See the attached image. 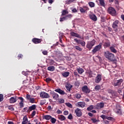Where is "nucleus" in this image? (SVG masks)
I'll use <instances>...</instances> for the list:
<instances>
[{
  "instance_id": "nucleus-1",
  "label": "nucleus",
  "mask_w": 124,
  "mask_h": 124,
  "mask_svg": "<svg viewBox=\"0 0 124 124\" xmlns=\"http://www.w3.org/2000/svg\"><path fill=\"white\" fill-rule=\"evenodd\" d=\"M111 27H112V29H113V31L117 32H118V30L120 29V22L118 20H116L114 21L112 25H111Z\"/></svg>"
},
{
  "instance_id": "nucleus-2",
  "label": "nucleus",
  "mask_w": 124,
  "mask_h": 124,
  "mask_svg": "<svg viewBox=\"0 0 124 124\" xmlns=\"http://www.w3.org/2000/svg\"><path fill=\"white\" fill-rule=\"evenodd\" d=\"M105 57L106 59H108L109 61H114V55L112 53L109 52L108 51L105 52Z\"/></svg>"
},
{
  "instance_id": "nucleus-3",
  "label": "nucleus",
  "mask_w": 124,
  "mask_h": 124,
  "mask_svg": "<svg viewBox=\"0 0 124 124\" xmlns=\"http://www.w3.org/2000/svg\"><path fill=\"white\" fill-rule=\"evenodd\" d=\"M96 41L94 39L93 40L91 41L88 42L86 45V48L91 50L93 46H94Z\"/></svg>"
},
{
  "instance_id": "nucleus-4",
  "label": "nucleus",
  "mask_w": 124,
  "mask_h": 124,
  "mask_svg": "<svg viewBox=\"0 0 124 124\" xmlns=\"http://www.w3.org/2000/svg\"><path fill=\"white\" fill-rule=\"evenodd\" d=\"M108 14L112 16H116L117 15L116 10L113 7H109L108 9Z\"/></svg>"
},
{
  "instance_id": "nucleus-5",
  "label": "nucleus",
  "mask_w": 124,
  "mask_h": 124,
  "mask_svg": "<svg viewBox=\"0 0 124 124\" xmlns=\"http://www.w3.org/2000/svg\"><path fill=\"white\" fill-rule=\"evenodd\" d=\"M102 43H100V44H99L98 45L94 47L93 49H92V53H93V55L95 54L96 53V52L100 51V50L102 49Z\"/></svg>"
},
{
  "instance_id": "nucleus-6",
  "label": "nucleus",
  "mask_w": 124,
  "mask_h": 124,
  "mask_svg": "<svg viewBox=\"0 0 124 124\" xmlns=\"http://www.w3.org/2000/svg\"><path fill=\"white\" fill-rule=\"evenodd\" d=\"M25 99L30 102L31 104H34L36 103L35 99L31 98V96L29 94L26 95Z\"/></svg>"
},
{
  "instance_id": "nucleus-7",
  "label": "nucleus",
  "mask_w": 124,
  "mask_h": 124,
  "mask_svg": "<svg viewBox=\"0 0 124 124\" xmlns=\"http://www.w3.org/2000/svg\"><path fill=\"white\" fill-rule=\"evenodd\" d=\"M81 91L84 93L87 94L91 93V90L89 89L87 86L85 85L81 88Z\"/></svg>"
},
{
  "instance_id": "nucleus-8",
  "label": "nucleus",
  "mask_w": 124,
  "mask_h": 124,
  "mask_svg": "<svg viewBox=\"0 0 124 124\" xmlns=\"http://www.w3.org/2000/svg\"><path fill=\"white\" fill-rule=\"evenodd\" d=\"M40 97L43 99H47L49 98L50 96L46 93L41 92V93H40Z\"/></svg>"
},
{
  "instance_id": "nucleus-9",
  "label": "nucleus",
  "mask_w": 124,
  "mask_h": 124,
  "mask_svg": "<svg viewBox=\"0 0 124 124\" xmlns=\"http://www.w3.org/2000/svg\"><path fill=\"white\" fill-rule=\"evenodd\" d=\"M89 10V8L86 6H83L82 7H79V12L81 13L85 14L87 13V11Z\"/></svg>"
},
{
  "instance_id": "nucleus-10",
  "label": "nucleus",
  "mask_w": 124,
  "mask_h": 124,
  "mask_svg": "<svg viewBox=\"0 0 124 124\" xmlns=\"http://www.w3.org/2000/svg\"><path fill=\"white\" fill-rule=\"evenodd\" d=\"M102 80V75L97 74V76L95 77V79H94V82L96 83H99Z\"/></svg>"
},
{
  "instance_id": "nucleus-11",
  "label": "nucleus",
  "mask_w": 124,
  "mask_h": 124,
  "mask_svg": "<svg viewBox=\"0 0 124 124\" xmlns=\"http://www.w3.org/2000/svg\"><path fill=\"white\" fill-rule=\"evenodd\" d=\"M74 112H75L76 115H77V117H80L82 116V110H81L79 108H77V109H76L74 111Z\"/></svg>"
},
{
  "instance_id": "nucleus-12",
  "label": "nucleus",
  "mask_w": 124,
  "mask_h": 124,
  "mask_svg": "<svg viewBox=\"0 0 124 124\" xmlns=\"http://www.w3.org/2000/svg\"><path fill=\"white\" fill-rule=\"evenodd\" d=\"M110 42L107 40L106 41V42H104L103 43V46H104V48H107L110 46Z\"/></svg>"
},
{
  "instance_id": "nucleus-13",
  "label": "nucleus",
  "mask_w": 124,
  "mask_h": 124,
  "mask_svg": "<svg viewBox=\"0 0 124 124\" xmlns=\"http://www.w3.org/2000/svg\"><path fill=\"white\" fill-rule=\"evenodd\" d=\"M32 41L34 44H39L41 43L42 41H43V39L34 38L32 39Z\"/></svg>"
},
{
  "instance_id": "nucleus-14",
  "label": "nucleus",
  "mask_w": 124,
  "mask_h": 124,
  "mask_svg": "<svg viewBox=\"0 0 124 124\" xmlns=\"http://www.w3.org/2000/svg\"><path fill=\"white\" fill-rule=\"evenodd\" d=\"M123 79H119L115 81L114 83H113V85L115 87H116V86L119 87L121 85L122 83H123Z\"/></svg>"
},
{
  "instance_id": "nucleus-15",
  "label": "nucleus",
  "mask_w": 124,
  "mask_h": 124,
  "mask_svg": "<svg viewBox=\"0 0 124 124\" xmlns=\"http://www.w3.org/2000/svg\"><path fill=\"white\" fill-rule=\"evenodd\" d=\"M17 96H13V97H11V98H10L9 99V102L11 104H14L15 103H16V102L17 101Z\"/></svg>"
},
{
  "instance_id": "nucleus-16",
  "label": "nucleus",
  "mask_w": 124,
  "mask_h": 124,
  "mask_svg": "<svg viewBox=\"0 0 124 124\" xmlns=\"http://www.w3.org/2000/svg\"><path fill=\"white\" fill-rule=\"evenodd\" d=\"M70 34L71 36L78 37L79 39H82V37H81L80 35L77 33L72 31L70 33Z\"/></svg>"
},
{
  "instance_id": "nucleus-17",
  "label": "nucleus",
  "mask_w": 124,
  "mask_h": 124,
  "mask_svg": "<svg viewBox=\"0 0 124 124\" xmlns=\"http://www.w3.org/2000/svg\"><path fill=\"white\" fill-rule=\"evenodd\" d=\"M86 103L84 102H79L77 103V107L81 108H84L85 107Z\"/></svg>"
},
{
  "instance_id": "nucleus-18",
  "label": "nucleus",
  "mask_w": 124,
  "mask_h": 124,
  "mask_svg": "<svg viewBox=\"0 0 124 124\" xmlns=\"http://www.w3.org/2000/svg\"><path fill=\"white\" fill-rule=\"evenodd\" d=\"M115 112L118 114H122L121 107L119 105L116 106V111H115Z\"/></svg>"
},
{
  "instance_id": "nucleus-19",
  "label": "nucleus",
  "mask_w": 124,
  "mask_h": 124,
  "mask_svg": "<svg viewBox=\"0 0 124 124\" xmlns=\"http://www.w3.org/2000/svg\"><path fill=\"white\" fill-rule=\"evenodd\" d=\"M17 99H19L20 102L19 103L20 108H23L24 107V99L22 97H17Z\"/></svg>"
},
{
  "instance_id": "nucleus-20",
  "label": "nucleus",
  "mask_w": 124,
  "mask_h": 124,
  "mask_svg": "<svg viewBox=\"0 0 124 124\" xmlns=\"http://www.w3.org/2000/svg\"><path fill=\"white\" fill-rule=\"evenodd\" d=\"M55 91L61 95H67L66 93L65 92H64V91H63L60 89H56L55 90Z\"/></svg>"
},
{
  "instance_id": "nucleus-21",
  "label": "nucleus",
  "mask_w": 124,
  "mask_h": 124,
  "mask_svg": "<svg viewBox=\"0 0 124 124\" xmlns=\"http://www.w3.org/2000/svg\"><path fill=\"white\" fill-rule=\"evenodd\" d=\"M65 87H66L67 91L70 92L72 88H73V85L70 83H68L66 84V86H65Z\"/></svg>"
},
{
  "instance_id": "nucleus-22",
  "label": "nucleus",
  "mask_w": 124,
  "mask_h": 124,
  "mask_svg": "<svg viewBox=\"0 0 124 124\" xmlns=\"http://www.w3.org/2000/svg\"><path fill=\"white\" fill-rule=\"evenodd\" d=\"M36 108V105H33L29 107V109H28L27 112H29L31 111L32 110H35Z\"/></svg>"
},
{
  "instance_id": "nucleus-23",
  "label": "nucleus",
  "mask_w": 124,
  "mask_h": 124,
  "mask_svg": "<svg viewBox=\"0 0 124 124\" xmlns=\"http://www.w3.org/2000/svg\"><path fill=\"white\" fill-rule=\"evenodd\" d=\"M52 98H53V99L55 100H57L58 99H59V95L56 93H52Z\"/></svg>"
},
{
  "instance_id": "nucleus-24",
  "label": "nucleus",
  "mask_w": 124,
  "mask_h": 124,
  "mask_svg": "<svg viewBox=\"0 0 124 124\" xmlns=\"http://www.w3.org/2000/svg\"><path fill=\"white\" fill-rule=\"evenodd\" d=\"M104 103L100 102L97 104L96 107L97 109H102L104 108Z\"/></svg>"
},
{
  "instance_id": "nucleus-25",
  "label": "nucleus",
  "mask_w": 124,
  "mask_h": 124,
  "mask_svg": "<svg viewBox=\"0 0 124 124\" xmlns=\"http://www.w3.org/2000/svg\"><path fill=\"white\" fill-rule=\"evenodd\" d=\"M89 17H90V18L93 21H97V17H96V15H90L89 16Z\"/></svg>"
},
{
  "instance_id": "nucleus-26",
  "label": "nucleus",
  "mask_w": 124,
  "mask_h": 124,
  "mask_svg": "<svg viewBox=\"0 0 124 124\" xmlns=\"http://www.w3.org/2000/svg\"><path fill=\"white\" fill-rule=\"evenodd\" d=\"M99 1L98 5L100 6L105 7V2H104V0H97Z\"/></svg>"
},
{
  "instance_id": "nucleus-27",
  "label": "nucleus",
  "mask_w": 124,
  "mask_h": 124,
  "mask_svg": "<svg viewBox=\"0 0 124 124\" xmlns=\"http://www.w3.org/2000/svg\"><path fill=\"white\" fill-rule=\"evenodd\" d=\"M77 71H78V73L79 74H82V73L84 72V70L82 68L80 67L77 68Z\"/></svg>"
},
{
  "instance_id": "nucleus-28",
  "label": "nucleus",
  "mask_w": 124,
  "mask_h": 124,
  "mask_svg": "<svg viewBox=\"0 0 124 124\" xmlns=\"http://www.w3.org/2000/svg\"><path fill=\"white\" fill-rule=\"evenodd\" d=\"M70 72H65L62 74V75L63 77V78H67L69 76Z\"/></svg>"
},
{
  "instance_id": "nucleus-29",
  "label": "nucleus",
  "mask_w": 124,
  "mask_h": 124,
  "mask_svg": "<svg viewBox=\"0 0 124 124\" xmlns=\"http://www.w3.org/2000/svg\"><path fill=\"white\" fill-rule=\"evenodd\" d=\"M58 119L62 121L66 120V117L62 115H60L59 116H58Z\"/></svg>"
},
{
  "instance_id": "nucleus-30",
  "label": "nucleus",
  "mask_w": 124,
  "mask_h": 124,
  "mask_svg": "<svg viewBox=\"0 0 124 124\" xmlns=\"http://www.w3.org/2000/svg\"><path fill=\"white\" fill-rule=\"evenodd\" d=\"M55 66H50L47 67V70L50 71H55Z\"/></svg>"
},
{
  "instance_id": "nucleus-31",
  "label": "nucleus",
  "mask_w": 124,
  "mask_h": 124,
  "mask_svg": "<svg viewBox=\"0 0 124 124\" xmlns=\"http://www.w3.org/2000/svg\"><path fill=\"white\" fill-rule=\"evenodd\" d=\"M101 89V86L100 85H97L95 86V88H94V90H95V91H99Z\"/></svg>"
},
{
  "instance_id": "nucleus-32",
  "label": "nucleus",
  "mask_w": 124,
  "mask_h": 124,
  "mask_svg": "<svg viewBox=\"0 0 124 124\" xmlns=\"http://www.w3.org/2000/svg\"><path fill=\"white\" fill-rule=\"evenodd\" d=\"M53 118L51 116L46 115L44 116V119L46 120H49L50 119Z\"/></svg>"
},
{
  "instance_id": "nucleus-33",
  "label": "nucleus",
  "mask_w": 124,
  "mask_h": 124,
  "mask_svg": "<svg viewBox=\"0 0 124 124\" xmlns=\"http://www.w3.org/2000/svg\"><path fill=\"white\" fill-rule=\"evenodd\" d=\"M88 78H92L93 77V71H92L91 70H89L88 72Z\"/></svg>"
},
{
  "instance_id": "nucleus-34",
  "label": "nucleus",
  "mask_w": 124,
  "mask_h": 124,
  "mask_svg": "<svg viewBox=\"0 0 124 124\" xmlns=\"http://www.w3.org/2000/svg\"><path fill=\"white\" fill-rule=\"evenodd\" d=\"M109 49H110L111 52L113 53H117V50L116 49L114 48V47L111 46L109 47Z\"/></svg>"
},
{
  "instance_id": "nucleus-35",
  "label": "nucleus",
  "mask_w": 124,
  "mask_h": 124,
  "mask_svg": "<svg viewBox=\"0 0 124 124\" xmlns=\"http://www.w3.org/2000/svg\"><path fill=\"white\" fill-rule=\"evenodd\" d=\"M88 5L90 6L91 8H93L95 6L94 3L92 1L89 2V3H88Z\"/></svg>"
},
{
  "instance_id": "nucleus-36",
  "label": "nucleus",
  "mask_w": 124,
  "mask_h": 124,
  "mask_svg": "<svg viewBox=\"0 0 124 124\" xmlns=\"http://www.w3.org/2000/svg\"><path fill=\"white\" fill-rule=\"evenodd\" d=\"M74 48H75V49H77V51H82V49L81 48L78 46H74Z\"/></svg>"
},
{
  "instance_id": "nucleus-37",
  "label": "nucleus",
  "mask_w": 124,
  "mask_h": 124,
  "mask_svg": "<svg viewBox=\"0 0 124 124\" xmlns=\"http://www.w3.org/2000/svg\"><path fill=\"white\" fill-rule=\"evenodd\" d=\"M68 14V12L65 10H63L62 12V16H65L66 14Z\"/></svg>"
},
{
  "instance_id": "nucleus-38",
  "label": "nucleus",
  "mask_w": 124,
  "mask_h": 124,
  "mask_svg": "<svg viewBox=\"0 0 124 124\" xmlns=\"http://www.w3.org/2000/svg\"><path fill=\"white\" fill-rule=\"evenodd\" d=\"M75 0H67L66 1V4L69 5L70 4H71L72 2L75 1Z\"/></svg>"
},
{
  "instance_id": "nucleus-39",
  "label": "nucleus",
  "mask_w": 124,
  "mask_h": 124,
  "mask_svg": "<svg viewBox=\"0 0 124 124\" xmlns=\"http://www.w3.org/2000/svg\"><path fill=\"white\" fill-rule=\"evenodd\" d=\"M74 41H76V42H77V43H78V44H79L80 43H82V41H81L80 40H78L77 38H74Z\"/></svg>"
},
{
  "instance_id": "nucleus-40",
  "label": "nucleus",
  "mask_w": 124,
  "mask_h": 124,
  "mask_svg": "<svg viewBox=\"0 0 124 124\" xmlns=\"http://www.w3.org/2000/svg\"><path fill=\"white\" fill-rule=\"evenodd\" d=\"M93 106L91 105L90 107H88V108H87V110L91 111V110H93Z\"/></svg>"
},
{
  "instance_id": "nucleus-41",
  "label": "nucleus",
  "mask_w": 124,
  "mask_h": 124,
  "mask_svg": "<svg viewBox=\"0 0 124 124\" xmlns=\"http://www.w3.org/2000/svg\"><path fill=\"white\" fill-rule=\"evenodd\" d=\"M51 123L52 124H55L56 122L57 121V120L55 118H51Z\"/></svg>"
},
{
  "instance_id": "nucleus-42",
  "label": "nucleus",
  "mask_w": 124,
  "mask_h": 124,
  "mask_svg": "<svg viewBox=\"0 0 124 124\" xmlns=\"http://www.w3.org/2000/svg\"><path fill=\"white\" fill-rule=\"evenodd\" d=\"M91 121H92V123L93 124H95L98 122V120H97L96 118H92Z\"/></svg>"
},
{
  "instance_id": "nucleus-43",
  "label": "nucleus",
  "mask_w": 124,
  "mask_h": 124,
  "mask_svg": "<svg viewBox=\"0 0 124 124\" xmlns=\"http://www.w3.org/2000/svg\"><path fill=\"white\" fill-rule=\"evenodd\" d=\"M66 105L67 107H68L70 108H73V106L70 103H66Z\"/></svg>"
},
{
  "instance_id": "nucleus-44",
  "label": "nucleus",
  "mask_w": 124,
  "mask_h": 124,
  "mask_svg": "<svg viewBox=\"0 0 124 124\" xmlns=\"http://www.w3.org/2000/svg\"><path fill=\"white\" fill-rule=\"evenodd\" d=\"M79 44H80L81 46L84 47L85 46V45H86V42L84 41H83L82 42H81V43H79Z\"/></svg>"
},
{
  "instance_id": "nucleus-45",
  "label": "nucleus",
  "mask_w": 124,
  "mask_h": 124,
  "mask_svg": "<svg viewBox=\"0 0 124 124\" xmlns=\"http://www.w3.org/2000/svg\"><path fill=\"white\" fill-rule=\"evenodd\" d=\"M23 121L25 122H28V118H27V116H24L23 119Z\"/></svg>"
},
{
  "instance_id": "nucleus-46",
  "label": "nucleus",
  "mask_w": 124,
  "mask_h": 124,
  "mask_svg": "<svg viewBox=\"0 0 124 124\" xmlns=\"http://www.w3.org/2000/svg\"><path fill=\"white\" fill-rule=\"evenodd\" d=\"M58 101L59 102V103H61L62 104L64 103V100L62 98L59 99L58 100Z\"/></svg>"
},
{
  "instance_id": "nucleus-47",
  "label": "nucleus",
  "mask_w": 124,
  "mask_h": 124,
  "mask_svg": "<svg viewBox=\"0 0 124 124\" xmlns=\"http://www.w3.org/2000/svg\"><path fill=\"white\" fill-rule=\"evenodd\" d=\"M51 80H52V79L50 78H46V80H45L46 82L47 83H48L49 82L51 81Z\"/></svg>"
},
{
  "instance_id": "nucleus-48",
  "label": "nucleus",
  "mask_w": 124,
  "mask_h": 124,
  "mask_svg": "<svg viewBox=\"0 0 124 124\" xmlns=\"http://www.w3.org/2000/svg\"><path fill=\"white\" fill-rule=\"evenodd\" d=\"M3 100V95L2 94H0V102L2 101Z\"/></svg>"
},
{
  "instance_id": "nucleus-49",
  "label": "nucleus",
  "mask_w": 124,
  "mask_h": 124,
  "mask_svg": "<svg viewBox=\"0 0 124 124\" xmlns=\"http://www.w3.org/2000/svg\"><path fill=\"white\" fill-rule=\"evenodd\" d=\"M35 114H36V111L33 110L32 111V113H31V116L34 117V116H35Z\"/></svg>"
},
{
  "instance_id": "nucleus-50",
  "label": "nucleus",
  "mask_w": 124,
  "mask_h": 124,
  "mask_svg": "<svg viewBox=\"0 0 124 124\" xmlns=\"http://www.w3.org/2000/svg\"><path fill=\"white\" fill-rule=\"evenodd\" d=\"M68 119L69 120H72L73 119V116L71 114H69L68 116Z\"/></svg>"
},
{
  "instance_id": "nucleus-51",
  "label": "nucleus",
  "mask_w": 124,
  "mask_h": 124,
  "mask_svg": "<svg viewBox=\"0 0 124 124\" xmlns=\"http://www.w3.org/2000/svg\"><path fill=\"white\" fill-rule=\"evenodd\" d=\"M80 97H81V95L80 94H76V98H77V99H80Z\"/></svg>"
},
{
  "instance_id": "nucleus-52",
  "label": "nucleus",
  "mask_w": 124,
  "mask_h": 124,
  "mask_svg": "<svg viewBox=\"0 0 124 124\" xmlns=\"http://www.w3.org/2000/svg\"><path fill=\"white\" fill-rule=\"evenodd\" d=\"M45 104V103L44 102V100L40 101V105L43 106V105H44Z\"/></svg>"
},
{
  "instance_id": "nucleus-53",
  "label": "nucleus",
  "mask_w": 124,
  "mask_h": 124,
  "mask_svg": "<svg viewBox=\"0 0 124 124\" xmlns=\"http://www.w3.org/2000/svg\"><path fill=\"white\" fill-rule=\"evenodd\" d=\"M43 54L44 55H48V51H43Z\"/></svg>"
},
{
  "instance_id": "nucleus-54",
  "label": "nucleus",
  "mask_w": 124,
  "mask_h": 124,
  "mask_svg": "<svg viewBox=\"0 0 124 124\" xmlns=\"http://www.w3.org/2000/svg\"><path fill=\"white\" fill-rule=\"evenodd\" d=\"M68 114V111L67 110H65L64 111H63V115L65 116H67Z\"/></svg>"
},
{
  "instance_id": "nucleus-55",
  "label": "nucleus",
  "mask_w": 124,
  "mask_h": 124,
  "mask_svg": "<svg viewBox=\"0 0 124 124\" xmlns=\"http://www.w3.org/2000/svg\"><path fill=\"white\" fill-rule=\"evenodd\" d=\"M56 113H57V114H62V112L60 109H58L57 111H56Z\"/></svg>"
},
{
  "instance_id": "nucleus-56",
  "label": "nucleus",
  "mask_w": 124,
  "mask_h": 124,
  "mask_svg": "<svg viewBox=\"0 0 124 124\" xmlns=\"http://www.w3.org/2000/svg\"><path fill=\"white\" fill-rule=\"evenodd\" d=\"M65 17H67V18H68L69 19L70 18H72L73 17V15H68L66 16H65Z\"/></svg>"
},
{
  "instance_id": "nucleus-57",
  "label": "nucleus",
  "mask_w": 124,
  "mask_h": 124,
  "mask_svg": "<svg viewBox=\"0 0 124 124\" xmlns=\"http://www.w3.org/2000/svg\"><path fill=\"white\" fill-rule=\"evenodd\" d=\"M74 76H75L76 77H79V75L78 74V73H77V72H74Z\"/></svg>"
},
{
  "instance_id": "nucleus-58",
  "label": "nucleus",
  "mask_w": 124,
  "mask_h": 124,
  "mask_svg": "<svg viewBox=\"0 0 124 124\" xmlns=\"http://www.w3.org/2000/svg\"><path fill=\"white\" fill-rule=\"evenodd\" d=\"M100 117L103 119V120L106 119L107 118V117H106V115H104L103 114L101 115Z\"/></svg>"
},
{
  "instance_id": "nucleus-59",
  "label": "nucleus",
  "mask_w": 124,
  "mask_h": 124,
  "mask_svg": "<svg viewBox=\"0 0 124 124\" xmlns=\"http://www.w3.org/2000/svg\"><path fill=\"white\" fill-rule=\"evenodd\" d=\"M22 74L25 76H27L28 74L27 73V72H25V71H23L22 72Z\"/></svg>"
},
{
  "instance_id": "nucleus-60",
  "label": "nucleus",
  "mask_w": 124,
  "mask_h": 124,
  "mask_svg": "<svg viewBox=\"0 0 124 124\" xmlns=\"http://www.w3.org/2000/svg\"><path fill=\"white\" fill-rule=\"evenodd\" d=\"M65 20H66L65 19H64L62 17H61V18H60V22H63Z\"/></svg>"
},
{
  "instance_id": "nucleus-61",
  "label": "nucleus",
  "mask_w": 124,
  "mask_h": 124,
  "mask_svg": "<svg viewBox=\"0 0 124 124\" xmlns=\"http://www.w3.org/2000/svg\"><path fill=\"white\" fill-rule=\"evenodd\" d=\"M72 12H73L74 13H77V10L76 9V8H74L73 9H72Z\"/></svg>"
},
{
  "instance_id": "nucleus-62",
  "label": "nucleus",
  "mask_w": 124,
  "mask_h": 124,
  "mask_svg": "<svg viewBox=\"0 0 124 124\" xmlns=\"http://www.w3.org/2000/svg\"><path fill=\"white\" fill-rule=\"evenodd\" d=\"M22 57H23V55H22V54H19V55H18V59H21Z\"/></svg>"
},
{
  "instance_id": "nucleus-63",
  "label": "nucleus",
  "mask_w": 124,
  "mask_h": 124,
  "mask_svg": "<svg viewBox=\"0 0 124 124\" xmlns=\"http://www.w3.org/2000/svg\"><path fill=\"white\" fill-rule=\"evenodd\" d=\"M121 18L124 21V15H121Z\"/></svg>"
},
{
  "instance_id": "nucleus-64",
  "label": "nucleus",
  "mask_w": 124,
  "mask_h": 124,
  "mask_svg": "<svg viewBox=\"0 0 124 124\" xmlns=\"http://www.w3.org/2000/svg\"><path fill=\"white\" fill-rule=\"evenodd\" d=\"M28 121H22V124H27Z\"/></svg>"
}]
</instances>
